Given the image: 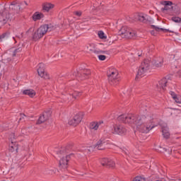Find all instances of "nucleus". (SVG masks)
I'll list each match as a JSON object with an SVG mask.
<instances>
[{
  "label": "nucleus",
  "mask_w": 181,
  "mask_h": 181,
  "mask_svg": "<svg viewBox=\"0 0 181 181\" xmlns=\"http://www.w3.org/2000/svg\"><path fill=\"white\" fill-rule=\"evenodd\" d=\"M118 121L136 127L137 131L142 134H148L155 128L153 123L156 122V115L150 113L146 115L137 116L132 114L122 115L117 117Z\"/></svg>",
  "instance_id": "1"
},
{
  "label": "nucleus",
  "mask_w": 181,
  "mask_h": 181,
  "mask_svg": "<svg viewBox=\"0 0 181 181\" xmlns=\"http://www.w3.org/2000/svg\"><path fill=\"white\" fill-rule=\"evenodd\" d=\"M54 26L52 24L42 25L34 33L33 35V40L36 42V40L42 39L47 32H52V30H54Z\"/></svg>",
  "instance_id": "2"
},
{
  "label": "nucleus",
  "mask_w": 181,
  "mask_h": 181,
  "mask_svg": "<svg viewBox=\"0 0 181 181\" xmlns=\"http://www.w3.org/2000/svg\"><path fill=\"white\" fill-rule=\"evenodd\" d=\"M108 82L111 86H118L119 83V76L116 69H110L107 73Z\"/></svg>",
  "instance_id": "3"
},
{
  "label": "nucleus",
  "mask_w": 181,
  "mask_h": 181,
  "mask_svg": "<svg viewBox=\"0 0 181 181\" xmlns=\"http://www.w3.org/2000/svg\"><path fill=\"white\" fill-rule=\"evenodd\" d=\"M150 67L151 61L149 59H144L139 67L136 78H139V77H144V76H145V74H146V73H148V71H149Z\"/></svg>",
  "instance_id": "4"
},
{
  "label": "nucleus",
  "mask_w": 181,
  "mask_h": 181,
  "mask_svg": "<svg viewBox=\"0 0 181 181\" xmlns=\"http://www.w3.org/2000/svg\"><path fill=\"white\" fill-rule=\"evenodd\" d=\"M120 33L127 39H135L136 37V31L127 26L120 29Z\"/></svg>",
  "instance_id": "5"
},
{
  "label": "nucleus",
  "mask_w": 181,
  "mask_h": 181,
  "mask_svg": "<svg viewBox=\"0 0 181 181\" xmlns=\"http://www.w3.org/2000/svg\"><path fill=\"white\" fill-rule=\"evenodd\" d=\"M91 74V71L89 69H82L79 72L78 71H74L72 75L75 77H78L79 80H86L88 78V76Z\"/></svg>",
  "instance_id": "6"
},
{
  "label": "nucleus",
  "mask_w": 181,
  "mask_h": 181,
  "mask_svg": "<svg viewBox=\"0 0 181 181\" xmlns=\"http://www.w3.org/2000/svg\"><path fill=\"white\" fill-rule=\"evenodd\" d=\"M21 52H22L21 47H18L14 50L10 49L8 52V55L5 59L6 62H7V63H11V62H13V60H15V57H16V55L18 54V53H21Z\"/></svg>",
  "instance_id": "7"
},
{
  "label": "nucleus",
  "mask_w": 181,
  "mask_h": 181,
  "mask_svg": "<svg viewBox=\"0 0 181 181\" xmlns=\"http://www.w3.org/2000/svg\"><path fill=\"white\" fill-rule=\"evenodd\" d=\"M37 73L40 77L44 78L45 80H49L50 76L47 74V72L45 71V64L40 63L38 64Z\"/></svg>",
  "instance_id": "8"
},
{
  "label": "nucleus",
  "mask_w": 181,
  "mask_h": 181,
  "mask_svg": "<svg viewBox=\"0 0 181 181\" xmlns=\"http://www.w3.org/2000/svg\"><path fill=\"white\" fill-rule=\"evenodd\" d=\"M168 83H169V77L163 78L160 80L156 84L158 91H165Z\"/></svg>",
  "instance_id": "9"
},
{
  "label": "nucleus",
  "mask_w": 181,
  "mask_h": 181,
  "mask_svg": "<svg viewBox=\"0 0 181 181\" xmlns=\"http://www.w3.org/2000/svg\"><path fill=\"white\" fill-rule=\"evenodd\" d=\"M83 119V116L81 114H76L72 119L69 121V124L73 127H77Z\"/></svg>",
  "instance_id": "10"
},
{
  "label": "nucleus",
  "mask_w": 181,
  "mask_h": 181,
  "mask_svg": "<svg viewBox=\"0 0 181 181\" xmlns=\"http://www.w3.org/2000/svg\"><path fill=\"white\" fill-rule=\"evenodd\" d=\"M114 132L113 134H117V135H123L127 132V129L122 124H115L113 126Z\"/></svg>",
  "instance_id": "11"
},
{
  "label": "nucleus",
  "mask_w": 181,
  "mask_h": 181,
  "mask_svg": "<svg viewBox=\"0 0 181 181\" xmlns=\"http://www.w3.org/2000/svg\"><path fill=\"white\" fill-rule=\"evenodd\" d=\"M70 156H71V155H67L60 159L59 168H61V169H67L69 166V160H70Z\"/></svg>",
  "instance_id": "12"
},
{
  "label": "nucleus",
  "mask_w": 181,
  "mask_h": 181,
  "mask_svg": "<svg viewBox=\"0 0 181 181\" xmlns=\"http://www.w3.org/2000/svg\"><path fill=\"white\" fill-rule=\"evenodd\" d=\"M104 124V122L100 120L98 122H92L89 124V129L90 131H98L100 127Z\"/></svg>",
  "instance_id": "13"
},
{
  "label": "nucleus",
  "mask_w": 181,
  "mask_h": 181,
  "mask_svg": "<svg viewBox=\"0 0 181 181\" xmlns=\"http://www.w3.org/2000/svg\"><path fill=\"white\" fill-rule=\"evenodd\" d=\"M49 118H50V112H45L41 116H40L37 124H43V122H46Z\"/></svg>",
  "instance_id": "14"
},
{
  "label": "nucleus",
  "mask_w": 181,
  "mask_h": 181,
  "mask_svg": "<svg viewBox=\"0 0 181 181\" xmlns=\"http://www.w3.org/2000/svg\"><path fill=\"white\" fill-rule=\"evenodd\" d=\"M107 141L105 139L101 138L99 141H97L95 146L98 151H104L105 149V146H107Z\"/></svg>",
  "instance_id": "15"
},
{
  "label": "nucleus",
  "mask_w": 181,
  "mask_h": 181,
  "mask_svg": "<svg viewBox=\"0 0 181 181\" xmlns=\"http://www.w3.org/2000/svg\"><path fill=\"white\" fill-rule=\"evenodd\" d=\"M162 132L163 137L165 138V139H169L170 136V133L169 132V128L168 127V124H165L163 126H162Z\"/></svg>",
  "instance_id": "16"
},
{
  "label": "nucleus",
  "mask_w": 181,
  "mask_h": 181,
  "mask_svg": "<svg viewBox=\"0 0 181 181\" xmlns=\"http://www.w3.org/2000/svg\"><path fill=\"white\" fill-rule=\"evenodd\" d=\"M18 149V143H16V141H13V140H12V141L9 144V151L10 152H16V153H17Z\"/></svg>",
  "instance_id": "17"
},
{
  "label": "nucleus",
  "mask_w": 181,
  "mask_h": 181,
  "mask_svg": "<svg viewBox=\"0 0 181 181\" xmlns=\"http://www.w3.org/2000/svg\"><path fill=\"white\" fill-rule=\"evenodd\" d=\"M23 94L24 95H28V97L33 98V97L36 95V92L33 89H27L23 91Z\"/></svg>",
  "instance_id": "18"
},
{
  "label": "nucleus",
  "mask_w": 181,
  "mask_h": 181,
  "mask_svg": "<svg viewBox=\"0 0 181 181\" xmlns=\"http://www.w3.org/2000/svg\"><path fill=\"white\" fill-rule=\"evenodd\" d=\"M42 18H45V15L42 13L35 12L33 15V20L36 22V21H40V19H42Z\"/></svg>",
  "instance_id": "19"
},
{
  "label": "nucleus",
  "mask_w": 181,
  "mask_h": 181,
  "mask_svg": "<svg viewBox=\"0 0 181 181\" xmlns=\"http://www.w3.org/2000/svg\"><path fill=\"white\" fill-rule=\"evenodd\" d=\"M54 8V4L52 3H45L42 6V8L44 11H46V12H49L50 9H53Z\"/></svg>",
  "instance_id": "20"
},
{
  "label": "nucleus",
  "mask_w": 181,
  "mask_h": 181,
  "mask_svg": "<svg viewBox=\"0 0 181 181\" xmlns=\"http://www.w3.org/2000/svg\"><path fill=\"white\" fill-rule=\"evenodd\" d=\"M161 5H164V8H162V11H168L169 9L168 6H172L173 3L170 1H162L160 2Z\"/></svg>",
  "instance_id": "21"
},
{
  "label": "nucleus",
  "mask_w": 181,
  "mask_h": 181,
  "mask_svg": "<svg viewBox=\"0 0 181 181\" xmlns=\"http://www.w3.org/2000/svg\"><path fill=\"white\" fill-rule=\"evenodd\" d=\"M155 67H162L163 66V58L159 57L154 61Z\"/></svg>",
  "instance_id": "22"
},
{
  "label": "nucleus",
  "mask_w": 181,
  "mask_h": 181,
  "mask_svg": "<svg viewBox=\"0 0 181 181\" xmlns=\"http://www.w3.org/2000/svg\"><path fill=\"white\" fill-rule=\"evenodd\" d=\"M137 19L140 22H143L144 23H146V15L139 14V15L137 16Z\"/></svg>",
  "instance_id": "23"
},
{
  "label": "nucleus",
  "mask_w": 181,
  "mask_h": 181,
  "mask_svg": "<svg viewBox=\"0 0 181 181\" xmlns=\"http://www.w3.org/2000/svg\"><path fill=\"white\" fill-rule=\"evenodd\" d=\"M153 29H155L156 32H160V30H162V32H172L169 30H166L165 28H159L157 27L156 25H151Z\"/></svg>",
  "instance_id": "24"
},
{
  "label": "nucleus",
  "mask_w": 181,
  "mask_h": 181,
  "mask_svg": "<svg viewBox=\"0 0 181 181\" xmlns=\"http://www.w3.org/2000/svg\"><path fill=\"white\" fill-rule=\"evenodd\" d=\"M171 21H173V22H175V23H181L180 17L173 16L172 17Z\"/></svg>",
  "instance_id": "25"
},
{
  "label": "nucleus",
  "mask_w": 181,
  "mask_h": 181,
  "mask_svg": "<svg viewBox=\"0 0 181 181\" xmlns=\"http://www.w3.org/2000/svg\"><path fill=\"white\" fill-rule=\"evenodd\" d=\"M110 160V158H103L100 161L101 165H103V166H107L108 164V162Z\"/></svg>",
  "instance_id": "26"
},
{
  "label": "nucleus",
  "mask_w": 181,
  "mask_h": 181,
  "mask_svg": "<svg viewBox=\"0 0 181 181\" xmlns=\"http://www.w3.org/2000/svg\"><path fill=\"white\" fill-rule=\"evenodd\" d=\"M81 92L74 91L72 93V98H74V100H76L77 97H81Z\"/></svg>",
  "instance_id": "27"
},
{
  "label": "nucleus",
  "mask_w": 181,
  "mask_h": 181,
  "mask_svg": "<svg viewBox=\"0 0 181 181\" xmlns=\"http://www.w3.org/2000/svg\"><path fill=\"white\" fill-rule=\"evenodd\" d=\"M98 35L100 39H107V36H105V34L103 31H99Z\"/></svg>",
  "instance_id": "28"
},
{
  "label": "nucleus",
  "mask_w": 181,
  "mask_h": 181,
  "mask_svg": "<svg viewBox=\"0 0 181 181\" xmlns=\"http://www.w3.org/2000/svg\"><path fill=\"white\" fill-rule=\"evenodd\" d=\"M16 138H18V134H15V133H12V134L10 135V139H11V142H12V141H13V142H16V141H15V139H16Z\"/></svg>",
  "instance_id": "29"
},
{
  "label": "nucleus",
  "mask_w": 181,
  "mask_h": 181,
  "mask_svg": "<svg viewBox=\"0 0 181 181\" xmlns=\"http://www.w3.org/2000/svg\"><path fill=\"white\" fill-rule=\"evenodd\" d=\"M107 166H108L109 168H114V166H115V163L112 161V160L109 159Z\"/></svg>",
  "instance_id": "30"
},
{
  "label": "nucleus",
  "mask_w": 181,
  "mask_h": 181,
  "mask_svg": "<svg viewBox=\"0 0 181 181\" xmlns=\"http://www.w3.org/2000/svg\"><path fill=\"white\" fill-rule=\"evenodd\" d=\"M9 36V33H4L0 35V42H2V39H5V37H8Z\"/></svg>",
  "instance_id": "31"
},
{
  "label": "nucleus",
  "mask_w": 181,
  "mask_h": 181,
  "mask_svg": "<svg viewBox=\"0 0 181 181\" xmlns=\"http://www.w3.org/2000/svg\"><path fill=\"white\" fill-rule=\"evenodd\" d=\"M133 181H145V178H143L142 177L137 176L135 178H134Z\"/></svg>",
  "instance_id": "32"
},
{
  "label": "nucleus",
  "mask_w": 181,
  "mask_h": 181,
  "mask_svg": "<svg viewBox=\"0 0 181 181\" xmlns=\"http://www.w3.org/2000/svg\"><path fill=\"white\" fill-rule=\"evenodd\" d=\"M88 52H93L94 50V45H89L87 47Z\"/></svg>",
  "instance_id": "33"
},
{
  "label": "nucleus",
  "mask_w": 181,
  "mask_h": 181,
  "mask_svg": "<svg viewBox=\"0 0 181 181\" xmlns=\"http://www.w3.org/2000/svg\"><path fill=\"white\" fill-rule=\"evenodd\" d=\"M174 100L175 103H177L178 104H181V97L180 96H177L175 98H174Z\"/></svg>",
  "instance_id": "34"
},
{
  "label": "nucleus",
  "mask_w": 181,
  "mask_h": 181,
  "mask_svg": "<svg viewBox=\"0 0 181 181\" xmlns=\"http://www.w3.org/2000/svg\"><path fill=\"white\" fill-rule=\"evenodd\" d=\"M67 152V150H66L65 147L62 148L59 151L58 153L62 154V153H66Z\"/></svg>",
  "instance_id": "35"
},
{
  "label": "nucleus",
  "mask_w": 181,
  "mask_h": 181,
  "mask_svg": "<svg viewBox=\"0 0 181 181\" xmlns=\"http://www.w3.org/2000/svg\"><path fill=\"white\" fill-rule=\"evenodd\" d=\"M99 60L104 61L107 59V57L105 55H98Z\"/></svg>",
  "instance_id": "36"
},
{
  "label": "nucleus",
  "mask_w": 181,
  "mask_h": 181,
  "mask_svg": "<svg viewBox=\"0 0 181 181\" xmlns=\"http://www.w3.org/2000/svg\"><path fill=\"white\" fill-rule=\"evenodd\" d=\"M170 94L171 97L173 98V100H174V98H176V97L177 96V95H176V93H175V92H173V91H170Z\"/></svg>",
  "instance_id": "37"
},
{
  "label": "nucleus",
  "mask_w": 181,
  "mask_h": 181,
  "mask_svg": "<svg viewBox=\"0 0 181 181\" xmlns=\"http://www.w3.org/2000/svg\"><path fill=\"white\" fill-rule=\"evenodd\" d=\"M74 13V15H76V16H81V15H82L81 11H75Z\"/></svg>",
  "instance_id": "38"
},
{
  "label": "nucleus",
  "mask_w": 181,
  "mask_h": 181,
  "mask_svg": "<svg viewBox=\"0 0 181 181\" xmlns=\"http://www.w3.org/2000/svg\"><path fill=\"white\" fill-rule=\"evenodd\" d=\"M87 151H88V152H93V151H94V147H93V146L88 147V148H87Z\"/></svg>",
  "instance_id": "39"
},
{
  "label": "nucleus",
  "mask_w": 181,
  "mask_h": 181,
  "mask_svg": "<svg viewBox=\"0 0 181 181\" xmlns=\"http://www.w3.org/2000/svg\"><path fill=\"white\" fill-rule=\"evenodd\" d=\"M177 76L181 78V69L177 72Z\"/></svg>",
  "instance_id": "40"
},
{
  "label": "nucleus",
  "mask_w": 181,
  "mask_h": 181,
  "mask_svg": "<svg viewBox=\"0 0 181 181\" xmlns=\"http://www.w3.org/2000/svg\"><path fill=\"white\" fill-rule=\"evenodd\" d=\"M25 117H26V115H25L24 114H21L20 121H22V119H23Z\"/></svg>",
  "instance_id": "41"
},
{
  "label": "nucleus",
  "mask_w": 181,
  "mask_h": 181,
  "mask_svg": "<svg viewBox=\"0 0 181 181\" xmlns=\"http://www.w3.org/2000/svg\"><path fill=\"white\" fill-rule=\"evenodd\" d=\"M123 153H125V155H128V152H127V150H122Z\"/></svg>",
  "instance_id": "42"
},
{
  "label": "nucleus",
  "mask_w": 181,
  "mask_h": 181,
  "mask_svg": "<svg viewBox=\"0 0 181 181\" xmlns=\"http://www.w3.org/2000/svg\"><path fill=\"white\" fill-rule=\"evenodd\" d=\"M65 103H70V99L65 100Z\"/></svg>",
  "instance_id": "43"
},
{
  "label": "nucleus",
  "mask_w": 181,
  "mask_h": 181,
  "mask_svg": "<svg viewBox=\"0 0 181 181\" xmlns=\"http://www.w3.org/2000/svg\"><path fill=\"white\" fill-rule=\"evenodd\" d=\"M33 28H30L28 31H27V33H28V32H31V30H33Z\"/></svg>",
  "instance_id": "44"
},
{
  "label": "nucleus",
  "mask_w": 181,
  "mask_h": 181,
  "mask_svg": "<svg viewBox=\"0 0 181 181\" xmlns=\"http://www.w3.org/2000/svg\"><path fill=\"white\" fill-rule=\"evenodd\" d=\"M100 52L101 53H105V51H101Z\"/></svg>",
  "instance_id": "45"
},
{
  "label": "nucleus",
  "mask_w": 181,
  "mask_h": 181,
  "mask_svg": "<svg viewBox=\"0 0 181 181\" xmlns=\"http://www.w3.org/2000/svg\"><path fill=\"white\" fill-rule=\"evenodd\" d=\"M24 4H25V5H28V3H26V1H25Z\"/></svg>",
  "instance_id": "46"
},
{
  "label": "nucleus",
  "mask_w": 181,
  "mask_h": 181,
  "mask_svg": "<svg viewBox=\"0 0 181 181\" xmlns=\"http://www.w3.org/2000/svg\"><path fill=\"white\" fill-rule=\"evenodd\" d=\"M151 35H153V32H151Z\"/></svg>",
  "instance_id": "47"
},
{
  "label": "nucleus",
  "mask_w": 181,
  "mask_h": 181,
  "mask_svg": "<svg viewBox=\"0 0 181 181\" xmlns=\"http://www.w3.org/2000/svg\"><path fill=\"white\" fill-rule=\"evenodd\" d=\"M23 131H24V130H22V132H23V134H25V133L23 132Z\"/></svg>",
  "instance_id": "48"
},
{
  "label": "nucleus",
  "mask_w": 181,
  "mask_h": 181,
  "mask_svg": "<svg viewBox=\"0 0 181 181\" xmlns=\"http://www.w3.org/2000/svg\"><path fill=\"white\" fill-rule=\"evenodd\" d=\"M160 181H165V180H160Z\"/></svg>",
  "instance_id": "49"
},
{
  "label": "nucleus",
  "mask_w": 181,
  "mask_h": 181,
  "mask_svg": "<svg viewBox=\"0 0 181 181\" xmlns=\"http://www.w3.org/2000/svg\"><path fill=\"white\" fill-rule=\"evenodd\" d=\"M50 172H53V171L50 170Z\"/></svg>",
  "instance_id": "50"
}]
</instances>
